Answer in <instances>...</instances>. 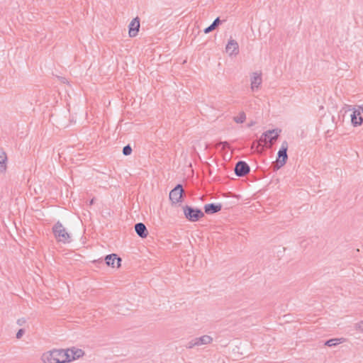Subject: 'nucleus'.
<instances>
[{
    "label": "nucleus",
    "instance_id": "f257e3e1",
    "mask_svg": "<svg viewBox=\"0 0 363 363\" xmlns=\"http://www.w3.org/2000/svg\"><path fill=\"white\" fill-rule=\"evenodd\" d=\"M44 363H65L70 362L69 355L63 350H54L45 352L42 356Z\"/></svg>",
    "mask_w": 363,
    "mask_h": 363
},
{
    "label": "nucleus",
    "instance_id": "f03ea898",
    "mask_svg": "<svg viewBox=\"0 0 363 363\" xmlns=\"http://www.w3.org/2000/svg\"><path fill=\"white\" fill-rule=\"evenodd\" d=\"M53 234L58 242L63 243H69L71 242V236L67 232L63 225L57 221L52 227Z\"/></svg>",
    "mask_w": 363,
    "mask_h": 363
},
{
    "label": "nucleus",
    "instance_id": "7ed1b4c3",
    "mask_svg": "<svg viewBox=\"0 0 363 363\" xmlns=\"http://www.w3.org/2000/svg\"><path fill=\"white\" fill-rule=\"evenodd\" d=\"M288 147L289 145L287 141L284 140L281 143V148L278 151L276 163L273 164L274 170H278L286 163L288 160Z\"/></svg>",
    "mask_w": 363,
    "mask_h": 363
},
{
    "label": "nucleus",
    "instance_id": "20e7f679",
    "mask_svg": "<svg viewBox=\"0 0 363 363\" xmlns=\"http://www.w3.org/2000/svg\"><path fill=\"white\" fill-rule=\"evenodd\" d=\"M183 211L185 218L191 222L198 221L204 216V213L201 209L190 206H184Z\"/></svg>",
    "mask_w": 363,
    "mask_h": 363
},
{
    "label": "nucleus",
    "instance_id": "39448f33",
    "mask_svg": "<svg viewBox=\"0 0 363 363\" xmlns=\"http://www.w3.org/2000/svg\"><path fill=\"white\" fill-rule=\"evenodd\" d=\"M342 111H344L345 113L348 111H352V113L351 114V123L354 126L361 125L363 123V117L360 115V111L356 110L354 107L350 105H345Z\"/></svg>",
    "mask_w": 363,
    "mask_h": 363
},
{
    "label": "nucleus",
    "instance_id": "423d86ee",
    "mask_svg": "<svg viewBox=\"0 0 363 363\" xmlns=\"http://www.w3.org/2000/svg\"><path fill=\"white\" fill-rule=\"evenodd\" d=\"M281 130L279 128L268 130L262 133L259 140L264 143H269L273 145L275 141L278 139Z\"/></svg>",
    "mask_w": 363,
    "mask_h": 363
},
{
    "label": "nucleus",
    "instance_id": "0eeeda50",
    "mask_svg": "<svg viewBox=\"0 0 363 363\" xmlns=\"http://www.w3.org/2000/svg\"><path fill=\"white\" fill-rule=\"evenodd\" d=\"M184 194V189L182 184H177L169 193V199L173 204L182 201Z\"/></svg>",
    "mask_w": 363,
    "mask_h": 363
},
{
    "label": "nucleus",
    "instance_id": "6e6552de",
    "mask_svg": "<svg viewBox=\"0 0 363 363\" xmlns=\"http://www.w3.org/2000/svg\"><path fill=\"white\" fill-rule=\"evenodd\" d=\"M235 174L240 177H245L250 171V166L245 161H238L235 166Z\"/></svg>",
    "mask_w": 363,
    "mask_h": 363
},
{
    "label": "nucleus",
    "instance_id": "1a4fd4ad",
    "mask_svg": "<svg viewBox=\"0 0 363 363\" xmlns=\"http://www.w3.org/2000/svg\"><path fill=\"white\" fill-rule=\"evenodd\" d=\"M225 51L230 56L237 55L239 53V45L238 42L230 38L225 47Z\"/></svg>",
    "mask_w": 363,
    "mask_h": 363
},
{
    "label": "nucleus",
    "instance_id": "9d476101",
    "mask_svg": "<svg viewBox=\"0 0 363 363\" xmlns=\"http://www.w3.org/2000/svg\"><path fill=\"white\" fill-rule=\"evenodd\" d=\"M130 37H135L138 35L140 28V20L136 17L132 20L128 26Z\"/></svg>",
    "mask_w": 363,
    "mask_h": 363
},
{
    "label": "nucleus",
    "instance_id": "9b49d317",
    "mask_svg": "<svg viewBox=\"0 0 363 363\" xmlns=\"http://www.w3.org/2000/svg\"><path fill=\"white\" fill-rule=\"evenodd\" d=\"M203 209L204 213L209 215L213 214L219 212L222 209V204L214 203H208L204 206Z\"/></svg>",
    "mask_w": 363,
    "mask_h": 363
},
{
    "label": "nucleus",
    "instance_id": "f8f14e48",
    "mask_svg": "<svg viewBox=\"0 0 363 363\" xmlns=\"http://www.w3.org/2000/svg\"><path fill=\"white\" fill-rule=\"evenodd\" d=\"M116 260L117 261L116 262V264H117L116 267H119L121 266V259L120 257H118L117 256V255H116V254H111V255H106V257H105L106 264L108 266H111L112 267H116V265H115Z\"/></svg>",
    "mask_w": 363,
    "mask_h": 363
},
{
    "label": "nucleus",
    "instance_id": "ddd939ff",
    "mask_svg": "<svg viewBox=\"0 0 363 363\" xmlns=\"http://www.w3.org/2000/svg\"><path fill=\"white\" fill-rule=\"evenodd\" d=\"M135 231L137 235L141 238H145L148 235L147 229L145 225L143 223H138L135 225Z\"/></svg>",
    "mask_w": 363,
    "mask_h": 363
},
{
    "label": "nucleus",
    "instance_id": "4468645a",
    "mask_svg": "<svg viewBox=\"0 0 363 363\" xmlns=\"http://www.w3.org/2000/svg\"><path fill=\"white\" fill-rule=\"evenodd\" d=\"M262 74L261 73L254 72L251 77V89L254 91L255 89H258L262 84Z\"/></svg>",
    "mask_w": 363,
    "mask_h": 363
},
{
    "label": "nucleus",
    "instance_id": "2eb2a0df",
    "mask_svg": "<svg viewBox=\"0 0 363 363\" xmlns=\"http://www.w3.org/2000/svg\"><path fill=\"white\" fill-rule=\"evenodd\" d=\"M6 161L7 155L6 152L0 149V173H4L6 171Z\"/></svg>",
    "mask_w": 363,
    "mask_h": 363
},
{
    "label": "nucleus",
    "instance_id": "dca6fc26",
    "mask_svg": "<svg viewBox=\"0 0 363 363\" xmlns=\"http://www.w3.org/2000/svg\"><path fill=\"white\" fill-rule=\"evenodd\" d=\"M197 346H201L203 345L210 344L213 341V338L207 335H203L199 337L195 338Z\"/></svg>",
    "mask_w": 363,
    "mask_h": 363
},
{
    "label": "nucleus",
    "instance_id": "f3484780",
    "mask_svg": "<svg viewBox=\"0 0 363 363\" xmlns=\"http://www.w3.org/2000/svg\"><path fill=\"white\" fill-rule=\"evenodd\" d=\"M221 23V21L220 20V18H216L213 22L207 28H206L203 30L205 33H209L213 30H215L220 24Z\"/></svg>",
    "mask_w": 363,
    "mask_h": 363
},
{
    "label": "nucleus",
    "instance_id": "a211bd4d",
    "mask_svg": "<svg viewBox=\"0 0 363 363\" xmlns=\"http://www.w3.org/2000/svg\"><path fill=\"white\" fill-rule=\"evenodd\" d=\"M340 343H342L341 339L333 338V339H330V340H327L325 342V345L328 347H333V346L337 345Z\"/></svg>",
    "mask_w": 363,
    "mask_h": 363
},
{
    "label": "nucleus",
    "instance_id": "6ab92c4d",
    "mask_svg": "<svg viewBox=\"0 0 363 363\" xmlns=\"http://www.w3.org/2000/svg\"><path fill=\"white\" fill-rule=\"evenodd\" d=\"M246 119V115L244 112H240L238 116L234 117V121L237 123H242Z\"/></svg>",
    "mask_w": 363,
    "mask_h": 363
},
{
    "label": "nucleus",
    "instance_id": "aec40b11",
    "mask_svg": "<svg viewBox=\"0 0 363 363\" xmlns=\"http://www.w3.org/2000/svg\"><path fill=\"white\" fill-rule=\"evenodd\" d=\"M132 152V147L130 145H127L123 148V154L125 156L130 155Z\"/></svg>",
    "mask_w": 363,
    "mask_h": 363
},
{
    "label": "nucleus",
    "instance_id": "412c9836",
    "mask_svg": "<svg viewBox=\"0 0 363 363\" xmlns=\"http://www.w3.org/2000/svg\"><path fill=\"white\" fill-rule=\"evenodd\" d=\"M196 346H197V344H196L195 338H194L188 342V344L186 345V348L191 349Z\"/></svg>",
    "mask_w": 363,
    "mask_h": 363
},
{
    "label": "nucleus",
    "instance_id": "4be33fe9",
    "mask_svg": "<svg viewBox=\"0 0 363 363\" xmlns=\"http://www.w3.org/2000/svg\"><path fill=\"white\" fill-rule=\"evenodd\" d=\"M84 354V352H82V350H77L74 353V356L72 357L73 359H75L76 358H79V357H81L82 354Z\"/></svg>",
    "mask_w": 363,
    "mask_h": 363
},
{
    "label": "nucleus",
    "instance_id": "5701e85b",
    "mask_svg": "<svg viewBox=\"0 0 363 363\" xmlns=\"http://www.w3.org/2000/svg\"><path fill=\"white\" fill-rule=\"evenodd\" d=\"M25 333V330L21 328V329H19L18 331L16 333V337L17 339H21L22 337V336L24 335Z\"/></svg>",
    "mask_w": 363,
    "mask_h": 363
},
{
    "label": "nucleus",
    "instance_id": "b1692460",
    "mask_svg": "<svg viewBox=\"0 0 363 363\" xmlns=\"http://www.w3.org/2000/svg\"><path fill=\"white\" fill-rule=\"evenodd\" d=\"M354 328H355V329H357L361 332H363V320L360 321L359 323H356Z\"/></svg>",
    "mask_w": 363,
    "mask_h": 363
},
{
    "label": "nucleus",
    "instance_id": "393cba45",
    "mask_svg": "<svg viewBox=\"0 0 363 363\" xmlns=\"http://www.w3.org/2000/svg\"><path fill=\"white\" fill-rule=\"evenodd\" d=\"M17 324L20 326L23 325L26 323V320L24 318H21L17 320Z\"/></svg>",
    "mask_w": 363,
    "mask_h": 363
},
{
    "label": "nucleus",
    "instance_id": "a878e982",
    "mask_svg": "<svg viewBox=\"0 0 363 363\" xmlns=\"http://www.w3.org/2000/svg\"><path fill=\"white\" fill-rule=\"evenodd\" d=\"M219 145H222L223 148H226L229 147V144L228 142H220L216 145V147H218Z\"/></svg>",
    "mask_w": 363,
    "mask_h": 363
},
{
    "label": "nucleus",
    "instance_id": "bb28decb",
    "mask_svg": "<svg viewBox=\"0 0 363 363\" xmlns=\"http://www.w3.org/2000/svg\"><path fill=\"white\" fill-rule=\"evenodd\" d=\"M359 110L363 113V104L359 106Z\"/></svg>",
    "mask_w": 363,
    "mask_h": 363
},
{
    "label": "nucleus",
    "instance_id": "cd10ccee",
    "mask_svg": "<svg viewBox=\"0 0 363 363\" xmlns=\"http://www.w3.org/2000/svg\"><path fill=\"white\" fill-rule=\"evenodd\" d=\"M90 203L92 204L94 203V200L92 199Z\"/></svg>",
    "mask_w": 363,
    "mask_h": 363
}]
</instances>
